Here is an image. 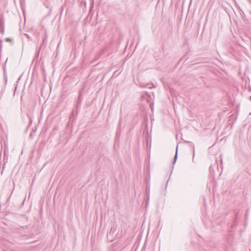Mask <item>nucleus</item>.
I'll use <instances>...</instances> for the list:
<instances>
[{"mask_svg":"<svg viewBox=\"0 0 251 251\" xmlns=\"http://www.w3.org/2000/svg\"><path fill=\"white\" fill-rule=\"evenodd\" d=\"M117 226L114 225L113 226H112L110 231L107 234V237H116V235L118 234V232H117Z\"/></svg>","mask_w":251,"mask_h":251,"instance_id":"obj_1","label":"nucleus"},{"mask_svg":"<svg viewBox=\"0 0 251 251\" xmlns=\"http://www.w3.org/2000/svg\"><path fill=\"white\" fill-rule=\"evenodd\" d=\"M81 101H82V98L81 97V94H80V93H79V96H78V100H77V103H76V112H77V111H78V109L79 108H80V107Z\"/></svg>","mask_w":251,"mask_h":251,"instance_id":"obj_2","label":"nucleus"},{"mask_svg":"<svg viewBox=\"0 0 251 251\" xmlns=\"http://www.w3.org/2000/svg\"><path fill=\"white\" fill-rule=\"evenodd\" d=\"M177 155H178V145H177V146L176 147V153H175V156L174 157V159L173 161V165H175V164L176 163V160L177 158Z\"/></svg>","mask_w":251,"mask_h":251,"instance_id":"obj_3","label":"nucleus"},{"mask_svg":"<svg viewBox=\"0 0 251 251\" xmlns=\"http://www.w3.org/2000/svg\"><path fill=\"white\" fill-rule=\"evenodd\" d=\"M4 32V28L1 27L0 28V33L3 34Z\"/></svg>","mask_w":251,"mask_h":251,"instance_id":"obj_4","label":"nucleus"},{"mask_svg":"<svg viewBox=\"0 0 251 251\" xmlns=\"http://www.w3.org/2000/svg\"><path fill=\"white\" fill-rule=\"evenodd\" d=\"M47 43V37L45 36V37L43 39V44H45V43Z\"/></svg>","mask_w":251,"mask_h":251,"instance_id":"obj_5","label":"nucleus"},{"mask_svg":"<svg viewBox=\"0 0 251 251\" xmlns=\"http://www.w3.org/2000/svg\"><path fill=\"white\" fill-rule=\"evenodd\" d=\"M1 27L4 28L3 23H0V28H1Z\"/></svg>","mask_w":251,"mask_h":251,"instance_id":"obj_6","label":"nucleus"},{"mask_svg":"<svg viewBox=\"0 0 251 251\" xmlns=\"http://www.w3.org/2000/svg\"><path fill=\"white\" fill-rule=\"evenodd\" d=\"M41 46H42V45H41V46H40V47H39V49H38V50L37 51V55H38V54H39V52H40V50H41Z\"/></svg>","mask_w":251,"mask_h":251,"instance_id":"obj_7","label":"nucleus"},{"mask_svg":"<svg viewBox=\"0 0 251 251\" xmlns=\"http://www.w3.org/2000/svg\"><path fill=\"white\" fill-rule=\"evenodd\" d=\"M187 58H186V57H185V56H184L182 57L181 58L180 60H183V59H184L185 60H187Z\"/></svg>","mask_w":251,"mask_h":251,"instance_id":"obj_8","label":"nucleus"},{"mask_svg":"<svg viewBox=\"0 0 251 251\" xmlns=\"http://www.w3.org/2000/svg\"><path fill=\"white\" fill-rule=\"evenodd\" d=\"M195 155V151H194V147L193 146V156H194ZM193 158H194V157H193Z\"/></svg>","mask_w":251,"mask_h":251,"instance_id":"obj_9","label":"nucleus"},{"mask_svg":"<svg viewBox=\"0 0 251 251\" xmlns=\"http://www.w3.org/2000/svg\"><path fill=\"white\" fill-rule=\"evenodd\" d=\"M29 118L30 119V123H32V120H31V118L30 116H29Z\"/></svg>","mask_w":251,"mask_h":251,"instance_id":"obj_10","label":"nucleus"},{"mask_svg":"<svg viewBox=\"0 0 251 251\" xmlns=\"http://www.w3.org/2000/svg\"><path fill=\"white\" fill-rule=\"evenodd\" d=\"M6 41H11V39H10V38H6Z\"/></svg>","mask_w":251,"mask_h":251,"instance_id":"obj_11","label":"nucleus"},{"mask_svg":"<svg viewBox=\"0 0 251 251\" xmlns=\"http://www.w3.org/2000/svg\"><path fill=\"white\" fill-rule=\"evenodd\" d=\"M235 221H234L233 224L232 225V226H233L235 225Z\"/></svg>","mask_w":251,"mask_h":251,"instance_id":"obj_12","label":"nucleus"},{"mask_svg":"<svg viewBox=\"0 0 251 251\" xmlns=\"http://www.w3.org/2000/svg\"><path fill=\"white\" fill-rule=\"evenodd\" d=\"M209 170L211 171V170H212V166H210L209 167Z\"/></svg>","mask_w":251,"mask_h":251,"instance_id":"obj_13","label":"nucleus"},{"mask_svg":"<svg viewBox=\"0 0 251 251\" xmlns=\"http://www.w3.org/2000/svg\"><path fill=\"white\" fill-rule=\"evenodd\" d=\"M149 85L148 84H147V85ZM147 86H143V87H147Z\"/></svg>","mask_w":251,"mask_h":251,"instance_id":"obj_14","label":"nucleus"},{"mask_svg":"<svg viewBox=\"0 0 251 251\" xmlns=\"http://www.w3.org/2000/svg\"><path fill=\"white\" fill-rule=\"evenodd\" d=\"M74 110L73 111L72 114H74Z\"/></svg>","mask_w":251,"mask_h":251,"instance_id":"obj_15","label":"nucleus"},{"mask_svg":"<svg viewBox=\"0 0 251 251\" xmlns=\"http://www.w3.org/2000/svg\"><path fill=\"white\" fill-rule=\"evenodd\" d=\"M0 43H1V41L0 40Z\"/></svg>","mask_w":251,"mask_h":251,"instance_id":"obj_16","label":"nucleus"}]
</instances>
